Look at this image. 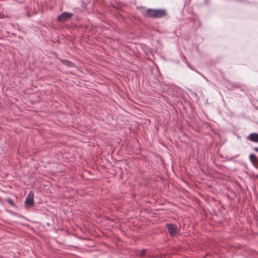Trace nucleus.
Listing matches in <instances>:
<instances>
[{"mask_svg": "<svg viewBox=\"0 0 258 258\" xmlns=\"http://www.w3.org/2000/svg\"><path fill=\"white\" fill-rule=\"evenodd\" d=\"M166 11L164 10H154L148 9L145 12L144 15L146 17L159 18L164 17L166 15Z\"/></svg>", "mask_w": 258, "mask_h": 258, "instance_id": "obj_1", "label": "nucleus"}, {"mask_svg": "<svg viewBox=\"0 0 258 258\" xmlns=\"http://www.w3.org/2000/svg\"><path fill=\"white\" fill-rule=\"evenodd\" d=\"M166 227L171 236H174L177 233L178 228L176 225L172 224H167Z\"/></svg>", "mask_w": 258, "mask_h": 258, "instance_id": "obj_2", "label": "nucleus"}, {"mask_svg": "<svg viewBox=\"0 0 258 258\" xmlns=\"http://www.w3.org/2000/svg\"><path fill=\"white\" fill-rule=\"evenodd\" d=\"M72 14L68 12H63L57 17V20L59 22H65L71 18Z\"/></svg>", "mask_w": 258, "mask_h": 258, "instance_id": "obj_3", "label": "nucleus"}, {"mask_svg": "<svg viewBox=\"0 0 258 258\" xmlns=\"http://www.w3.org/2000/svg\"><path fill=\"white\" fill-rule=\"evenodd\" d=\"M34 194L32 191H30L27 195L25 201V203L27 206H32L34 204Z\"/></svg>", "mask_w": 258, "mask_h": 258, "instance_id": "obj_4", "label": "nucleus"}, {"mask_svg": "<svg viewBox=\"0 0 258 258\" xmlns=\"http://www.w3.org/2000/svg\"><path fill=\"white\" fill-rule=\"evenodd\" d=\"M247 139L254 142H258V134L256 133L251 134L247 137Z\"/></svg>", "mask_w": 258, "mask_h": 258, "instance_id": "obj_5", "label": "nucleus"}, {"mask_svg": "<svg viewBox=\"0 0 258 258\" xmlns=\"http://www.w3.org/2000/svg\"><path fill=\"white\" fill-rule=\"evenodd\" d=\"M249 159L250 161L253 163L255 164L257 160L258 159V158H257L255 155L253 154H251L249 156Z\"/></svg>", "mask_w": 258, "mask_h": 258, "instance_id": "obj_6", "label": "nucleus"}, {"mask_svg": "<svg viewBox=\"0 0 258 258\" xmlns=\"http://www.w3.org/2000/svg\"><path fill=\"white\" fill-rule=\"evenodd\" d=\"M62 63L69 67H73L74 66V64L72 62L67 60H63Z\"/></svg>", "mask_w": 258, "mask_h": 258, "instance_id": "obj_7", "label": "nucleus"}, {"mask_svg": "<svg viewBox=\"0 0 258 258\" xmlns=\"http://www.w3.org/2000/svg\"><path fill=\"white\" fill-rule=\"evenodd\" d=\"M7 202H8L12 207H15V205L14 204L13 200L11 198H8L7 199Z\"/></svg>", "mask_w": 258, "mask_h": 258, "instance_id": "obj_8", "label": "nucleus"}, {"mask_svg": "<svg viewBox=\"0 0 258 258\" xmlns=\"http://www.w3.org/2000/svg\"><path fill=\"white\" fill-rule=\"evenodd\" d=\"M146 250L145 249H142V251H141L140 252V255L141 256H144V253H145V252Z\"/></svg>", "mask_w": 258, "mask_h": 258, "instance_id": "obj_9", "label": "nucleus"}, {"mask_svg": "<svg viewBox=\"0 0 258 258\" xmlns=\"http://www.w3.org/2000/svg\"><path fill=\"white\" fill-rule=\"evenodd\" d=\"M254 150H255V151H256V152H258V148H255L254 149Z\"/></svg>", "mask_w": 258, "mask_h": 258, "instance_id": "obj_10", "label": "nucleus"}]
</instances>
